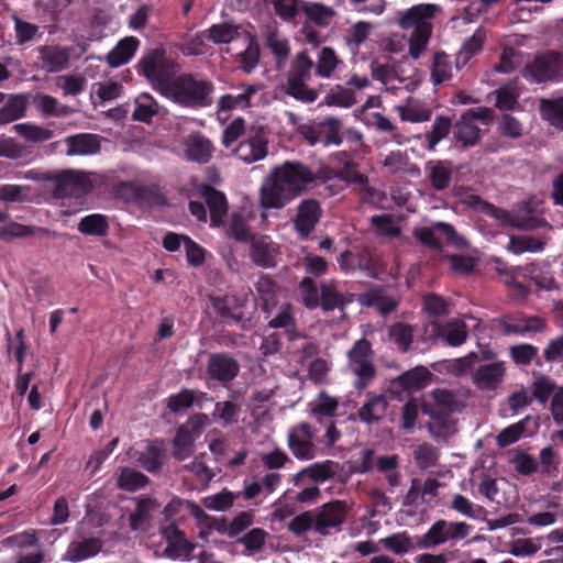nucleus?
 <instances>
[{
  "label": "nucleus",
  "instance_id": "obj_1",
  "mask_svg": "<svg viewBox=\"0 0 563 563\" xmlns=\"http://www.w3.org/2000/svg\"><path fill=\"white\" fill-rule=\"evenodd\" d=\"M318 175L299 161H286L272 169L260 190L264 209H282L306 191Z\"/></svg>",
  "mask_w": 563,
  "mask_h": 563
},
{
  "label": "nucleus",
  "instance_id": "obj_2",
  "mask_svg": "<svg viewBox=\"0 0 563 563\" xmlns=\"http://www.w3.org/2000/svg\"><path fill=\"white\" fill-rule=\"evenodd\" d=\"M213 91L211 81L198 75L180 74L172 78L163 97L184 108L200 109L212 104Z\"/></svg>",
  "mask_w": 563,
  "mask_h": 563
},
{
  "label": "nucleus",
  "instance_id": "obj_3",
  "mask_svg": "<svg viewBox=\"0 0 563 563\" xmlns=\"http://www.w3.org/2000/svg\"><path fill=\"white\" fill-rule=\"evenodd\" d=\"M459 407L456 396L446 389H434L422 402V412L430 417L427 429L435 440L446 439L455 432L451 417Z\"/></svg>",
  "mask_w": 563,
  "mask_h": 563
},
{
  "label": "nucleus",
  "instance_id": "obj_4",
  "mask_svg": "<svg viewBox=\"0 0 563 563\" xmlns=\"http://www.w3.org/2000/svg\"><path fill=\"white\" fill-rule=\"evenodd\" d=\"M438 9L435 4H417L406 10L399 20L401 29H413L409 37V55L413 59H418L428 46L432 34L431 20Z\"/></svg>",
  "mask_w": 563,
  "mask_h": 563
},
{
  "label": "nucleus",
  "instance_id": "obj_5",
  "mask_svg": "<svg viewBox=\"0 0 563 563\" xmlns=\"http://www.w3.org/2000/svg\"><path fill=\"white\" fill-rule=\"evenodd\" d=\"M465 203L475 209L485 210L488 216L498 220L503 225L511 227L514 229L530 231L548 224L542 217L530 211L527 207L518 210L517 212H510L489 205L475 195H470L465 199Z\"/></svg>",
  "mask_w": 563,
  "mask_h": 563
},
{
  "label": "nucleus",
  "instance_id": "obj_6",
  "mask_svg": "<svg viewBox=\"0 0 563 563\" xmlns=\"http://www.w3.org/2000/svg\"><path fill=\"white\" fill-rule=\"evenodd\" d=\"M313 67L314 63L307 52H300L295 56L287 76L286 92L289 96L305 103L317 100L318 91L306 85L311 78Z\"/></svg>",
  "mask_w": 563,
  "mask_h": 563
},
{
  "label": "nucleus",
  "instance_id": "obj_7",
  "mask_svg": "<svg viewBox=\"0 0 563 563\" xmlns=\"http://www.w3.org/2000/svg\"><path fill=\"white\" fill-rule=\"evenodd\" d=\"M347 368L355 376L354 386L358 390L365 389L375 378L374 352L366 339L356 340L347 351Z\"/></svg>",
  "mask_w": 563,
  "mask_h": 563
},
{
  "label": "nucleus",
  "instance_id": "obj_8",
  "mask_svg": "<svg viewBox=\"0 0 563 563\" xmlns=\"http://www.w3.org/2000/svg\"><path fill=\"white\" fill-rule=\"evenodd\" d=\"M142 75L147 79L152 88L161 96L174 78L173 65L165 57L163 49H154L139 62Z\"/></svg>",
  "mask_w": 563,
  "mask_h": 563
},
{
  "label": "nucleus",
  "instance_id": "obj_9",
  "mask_svg": "<svg viewBox=\"0 0 563 563\" xmlns=\"http://www.w3.org/2000/svg\"><path fill=\"white\" fill-rule=\"evenodd\" d=\"M563 60L561 54L549 51L537 55L527 63L521 76L531 84H544L558 80L562 76Z\"/></svg>",
  "mask_w": 563,
  "mask_h": 563
},
{
  "label": "nucleus",
  "instance_id": "obj_10",
  "mask_svg": "<svg viewBox=\"0 0 563 563\" xmlns=\"http://www.w3.org/2000/svg\"><path fill=\"white\" fill-rule=\"evenodd\" d=\"M316 440L317 430L309 422H299L288 430L287 444L297 460L310 461L319 455Z\"/></svg>",
  "mask_w": 563,
  "mask_h": 563
},
{
  "label": "nucleus",
  "instance_id": "obj_11",
  "mask_svg": "<svg viewBox=\"0 0 563 563\" xmlns=\"http://www.w3.org/2000/svg\"><path fill=\"white\" fill-rule=\"evenodd\" d=\"M234 155L244 164L263 161L268 154V137L261 126H252L234 148Z\"/></svg>",
  "mask_w": 563,
  "mask_h": 563
},
{
  "label": "nucleus",
  "instance_id": "obj_12",
  "mask_svg": "<svg viewBox=\"0 0 563 563\" xmlns=\"http://www.w3.org/2000/svg\"><path fill=\"white\" fill-rule=\"evenodd\" d=\"M312 514L316 522L314 532L329 536L341 530L346 517V506L344 501L335 500L322 505Z\"/></svg>",
  "mask_w": 563,
  "mask_h": 563
},
{
  "label": "nucleus",
  "instance_id": "obj_13",
  "mask_svg": "<svg viewBox=\"0 0 563 563\" xmlns=\"http://www.w3.org/2000/svg\"><path fill=\"white\" fill-rule=\"evenodd\" d=\"M322 217L320 202L313 198L301 200L296 207L292 224L296 233L302 240L309 238Z\"/></svg>",
  "mask_w": 563,
  "mask_h": 563
},
{
  "label": "nucleus",
  "instance_id": "obj_14",
  "mask_svg": "<svg viewBox=\"0 0 563 563\" xmlns=\"http://www.w3.org/2000/svg\"><path fill=\"white\" fill-rule=\"evenodd\" d=\"M263 309L266 313L265 318L268 320L269 328L285 329L290 341L301 338V334L296 330L295 312L290 303H283L274 310L266 302Z\"/></svg>",
  "mask_w": 563,
  "mask_h": 563
},
{
  "label": "nucleus",
  "instance_id": "obj_15",
  "mask_svg": "<svg viewBox=\"0 0 563 563\" xmlns=\"http://www.w3.org/2000/svg\"><path fill=\"white\" fill-rule=\"evenodd\" d=\"M239 372L238 361L227 353H213L208 358L207 374L210 379L225 384L233 380Z\"/></svg>",
  "mask_w": 563,
  "mask_h": 563
},
{
  "label": "nucleus",
  "instance_id": "obj_16",
  "mask_svg": "<svg viewBox=\"0 0 563 563\" xmlns=\"http://www.w3.org/2000/svg\"><path fill=\"white\" fill-rule=\"evenodd\" d=\"M70 48L60 45H42L36 47L37 59L47 73H59L69 67Z\"/></svg>",
  "mask_w": 563,
  "mask_h": 563
},
{
  "label": "nucleus",
  "instance_id": "obj_17",
  "mask_svg": "<svg viewBox=\"0 0 563 563\" xmlns=\"http://www.w3.org/2000/svg\"><path fill=\"white\" fill-rule=\"evenodd\" d=\"M236 90V93H227L220 97L217 103L218 112L244 110L252 107V99L258 92L260 87L254 84H242Z\"/></svg>",
  "mask_w": 563,
  "mask_h": 563
},
{
  "label": "nucleus",
  "instance_id": "obj_18",
  "mask_svg": "<svg viewBox=\"0 0 563 563\" xmlns=\"http://www.w3.org/2000/svg\"><path fill=\"white\" fill-rule=\"evenodd\" d=\"M102 547V540L97 537L76 539L68 544L62 560L66 562L85 561L99 554Z\"/></svg>",
  "mask_w": 563,
  "mask_h": 563
},
{
  "label": "nucleus",
  "instance_id": "obj_19",
  "mask_svg": "<svg viewBox=\"0 0 563 563\" xmlns=\"http://www.w3.org/2000/svg\"><path fill=\"white\" fill-rule=\"evenodd\" d=\"M339 471V464L334 461L327 460L323 462L313 463L292 476V484L300 487L305 479H310L314 483H322L333 478Z\"/></svg>",
  "mask_w": 563,
  "mask_h": 563
},
{
  "label": "nucleus",
  "instance_id": "obj_20",
  "mask_svg": "<svg viewBox=\"0 0 563 563\" xmlns=\"http://www.w3.org/2000/svg\"><path fill=\"white\" fill-rule=\"evenodd\" d=\"M426 177L437 191L448 189L452 183L453 164L448 159H431L424 164Z\"/></svg>",
  "mask_w": 563,
  "mask_h": 563
},
{
  "label": "nucleus",
  "instance_id": "obj_21",
  "mask_svg": "<svg viewBox=\"0 0 563 563\" xmlns=\"http://www.w3.org/2000/svg\"><path fill=\"white\" fill-rule=\"evenodd\" d=\"M185 157L189 162L207 164L213 153L211 141L200 133H192L184 142Z\"/></svg>",
  "mask_w": 563,
  "mask_h": 563
},
{
  "label": "nucleus",
  "instance_id": "obj_22",
  "mask_svg": "<svg viewBox=\"0 0 563 563\" xmlns=\"http://www.w3.org/2000/svg\"><path fill=\"white\" fill-rule=\"evenodd\" d=\"M505 366L501 362L481 365L473 373V383L482 390H495L503 383Z\"/></svg>",
  "mask_w": 563,
  "mask_h": 563
},
{
  "label": "nucleus",
  "instance_id": "obj_23",
  "mask_svg": "<svg viewBox=\"0 0 563 563\" xmlns=\"http://www.w3.org/2000/svg\"><path fill=\"white\" fill-rule=\"evenodd\" d=\"M401 121L420 123L431 119L432 110L428 104L415 97H408L401 103L395 107Z\"/></svg>",
  "mask_w": 563,
  "mask_h": 563
},
{
  "label": "nucleus",
  "instance_id": "obj_24",
  "mask_svg": "<svg viewBox=\"0 0 563 563\" xmlns=\"http://www.w3.org/2000/svg\"><path fill=\"white\" fill-rule=\"evenodd\" d=\"M388 401L383 395L368 394L364 404L357 410L356 417L365 424L378 423L385 417Z\"/></svg>",
  "mask_w": 563,
  "mask_h": 563
},
{
  "label": "nucleus",
  "instance_id": "obj_25",
  "mask_svg": "<svg viewBox=\"0 0 563 563\" xmlns=\"http://www.w3.org/2000/svg\"><path fill=\"white\" fill-rule=\"evenodd\" d=\"M383 167L393 175L405 174L410 177H419L420 168L410 162L408 155L400 150L391 151L382 161Z\"/></svg>",
  "mask_w": 563,
  "mask_h": 563
},
{
  "label": "nucleus",
  "instance_id": "obj_26",
  "mask_svg": "<svg viewBox=\"0 0 563 563\" xmlns=\"http://www.w3.org/2000/svg\"><path fill=\"white\" fill-rule=\"evenodd\" d=\"M339 408L338 398L329 395L325 390H320L317 397L308 402V411L319 423L332 419Z\"/></svg>",
  "mask_w": 563,
  "mask_h": 563
},
{
  "label": "nucleus",
  "instance_id": "obj_27",
  "mask_svg": "<svg viewBox=\"0 0 563 563\" xmlns=\"http://www.w3.org/2000/svg\"><path fill=\"white\" fill-rule=\"evenodd\" d=\"M437 338L449 346H461L468 338L467 325L460 319H452L438 325Z\"/></svg>",
  "mask_w": 563,
  "mask_h": 563
},
{
  "label": "nucleus",
  "instance_id": "obj_28",
  "mask_svg": "<svg viewBox=\"0 0 563 563\" xmlns=\"http://www.w3.org/2000/svg\"><path fill=\"white\" fill-rule=\"evenodd\" d=\"M140 40L135 36H126L107 54V63L110 67L117 68L128 64L135 55Z\"/></svg>",
  "mask_w": 563,
  "mask_h": 563
},
{
  "label": "nucleus",
  "instance_id": "obj_29",
  "mask_svg": "<svg viewBox=\"0 0 563 563\" xmlns=\"http://www.w3.org/2000/svg\"><path fill=\"white\" fill-rule=\"evenodd\" d=\"M277 249L268 238L254 240L250 247V258L252 262L263 268H271L276 265L275 256Z\"/></svg>",
  "mask_w": 563,
  "mask_h": 563
},
{
  "label": "nucleus",
  "instance_id": "obj_30",
  "mask_svg": "<svg viewBox=\"0 0 563 563\" xmlns=\"http://www.w3.org/2000/svg\"><path fill=\"white\" fill-rule=\"evenodd\" d=\"M158 507L155 499L140 498L134 511L129 516V526L132 531H147L151 523V512Z\"/></svg>",
  "mask_w": 563,
  "mask_h": 563
},
{
  "label": "nucleus",
  "instance_id": "obj_31",
  "mask_svg": "<svg viewBox=\"0 0 563 563\" xmlns=\"http://www.w3.org/2000/svg\"><path fill=\"white\" fill-rule=\"evenodd\" d=\"M351 299L338 289V282L328 280L320 284V303L324 311H333L334 309H344Z\"/></svg>",
  "mask_w": 563,
  "mask_h": 563
},
{
  "label": "nucleus",
  "instance_id": "obj_32",
  "mask_svg": "<svg viewBox=\"0 0 563 563\" xmlns=\"http://www.w3.org/2000/svg\"><path fill=\"white\" fill-rule=\"evenodd\" d=\"M202 195L210 211L211 224L220 227L228 211L225 196L210 186L203 189Z\"/></svg>",
  "mask_w": 563,
  "mask_h": 563
},
{
  "label": "nucleus",
  "instance_id": "obj_33",
  "mask_svg": "<svg viewBox=\"0 0 563 563\" xmlns=\"http://www.w3.org/2000/svg\"><path fill=\"white\" fill-rule=\"evenodd\" d=\"M33 106L43 117L60 118L75 112L74 108L60 104L55 97L41 92L33 97Z\"/></svg>",
  "mask_w": 563,
  "mask_h": 563
},
{
  "label": "nucleus",
  "instance_id": "obj_34",
  "mask_svg": "<svg viewBox=\"0 0 563 563\" xmlns=\"http://www.w3.org/2000/svg\"><path fill=\"white\" fill-rule=\"evenodd\" d=\"M485 40L486 32L482 27H478L472 36L463 42L462 47L456 54L457 69L465 66L472 57L482 51Z\"/></svg>",
  "mask_w": 563,
  "mask_h": 563
},
{
  "label": "nucleus",
  "instance_id": "obj_35",
  "mask_svg": "<svg viewBox=\"0 0 563 563\" xmlns=\"http://www.w3.org/2000/svg\"><path fill=\"white\" fill-rule=\"evenodd\" d=\"M26 110V98L23 95H11L0 108V125L9 124L24 118Z\"/></svg>",
  "mask_w": 563,
  "mask_h": 563
},
{
  "label": "nucleus",
  "instance_id": "obj_36",
  "mask_svg": "<svg viewBox=\"0 0 563 563\" xmlns=\"http://www.w3.org/2000/svg\"><path fill=\"white\" fill-rule=\"evenodd\" d=\"M68 145L67 155L95 154L100 148V142L93 134H77L66 139Z\"/></svg>",
  "mask_w": 563,
  "mask_h": 563
},
{
  "label": "nucleus",
  "instance_id": "obj_37",
  "mask_svg": "<svg viewBox=\"0 0 563 563\" xmlns=\"http://www.w3.org/2000/svg\"><path fill=\"white\" fill-rule=\"evenodd\" d=\"M453 134L454 137L465 147H472L476 145L481 139L479 128L475 124V122L470 121L468 118L464 117L463 114L454 124Z\"/></svg>",
  "mask_w": 563,
  "mask_h": 563
},
{
  "label": "nucleus",
  "instance_id": "obj_38",
  "mask_svg": "<svg viewBox=\"0 0 563 563\" xmlns=\"http://www.w3.org/2000/svg\"><path fill=\"white\" fill-rule=\"evenodd\" d=\"M77 229L85 235L106 236L109 232L108 218L100 213L88 214L80 219Z\"/></svg>",
  "mask_w": 563,
  "mask_h": 563
},
{
  "label": "nucleus",
  "instance_id": "obj_39",
  "mask_svg": "<svg viewBox=\"0 0 563 563\" xmlns=\"http://www.w3.org/2000/svg\"><path fill=\"white\" fill-rule=\"evenodd\" d=\"M134 104L132 118L135 121L148 123L158 113L159 106L157 101L147 92L139 95Z\"/></svg>",
  "mask_w": 563,
  "mask_h": 563
},
{
  "label": "nucleus",
  "instance_id": "obj_40",
  "mask_svg": "<svg viewBox=\"0 0 563 563\" xmlns=\"http://www.w3.org/2000/svg\"><path fill=\"white\" fill-rule=\"evenodd\" d=\"M13 130L16 134L31 143L46 142L54 136L52 130L31 122L14 124Z\"/></svg>",
  "mask_w": 563,
  "mask_h": 563
},
{
  "label": "nucleus",
  "instance_id": "obj_41",
  "mask_svg": "<svg viewBox=\"0 0 563 563\" xmlns=\"http://www.w3.org/2000/svg\"><path fill=\"white\" fill-rule=\"evenodd\" d=\"M206 32L208 38L214 44H228L235 40H242L244 34L240 32V26L229 23L213 24Z\"/></svg>",
  "mask_w": 563,
  "mask_h": 563
},
{
  "label": "nucleus",
  "instance_id": "obj_42",
  "mask_svg": "<svg viewBox=\"0 0 563 563\" xmlns=\"http://www.w3.org/2000/svg\"><path fill=\"white\" fill-rule=\"evenodd\" d=\"M545 246V241L529 235H511L507 250L514 254H522L526 252L538 253L542 252Z\"/></svg>",
  "mask_w": 563,
  "mask_h": 563
},
{
  "label": "nucleus",
  "instance_id": "obj_43",
  "mask_svg": "<svg viewBox=\"0 0 563 563\" xmlns=\"http://www.w3.org/2000/svg\"><path fill=\"white\" fill-rule=\"evenodd\" d=\"M195 437L188 427H179L173 440V455L179 461L189 457L194 452Z\"/></svg>",
  "mask_w": 563,
  "mask_h": 563
},
{
  "label": "nucleus",
  "instance_id": "obj_44",
  "mask_svg": "<svg viewBox=\"0 0 563 563\" xmlns=\"http://www.w3.org/2000/svg\"><path fill=\"white\" fill-rule=\"evenodd\" d=\"M385 550L397 555H404L415 550V543L407 531L394 533L379 540Z\"/></svg>",
  "mask_w": 563,
  "mask_h": 563
},
{
  "label": "nucleus",
  "instance_id": "obj_45",
  "mask_svg": "<svg viewBox=\"0 0 563 563\" xmlns=\"http://www.w3.org/2000/svg\"><path fill=\"white\" fill-rule=\"evenodd\" d=\"M452 128L451 119L443 115L435 117L431 130L424 135L427 150L434 151L437 145L444 140Z\"/></svg>",
  "mask_w": 563,
  "mask_h": 563
},
{
  "label": "nucleus",
  "instance_id": "obj_46",
  "mask_svg": "<svg viewBox=\"0 0 563 563\" xmlns=\"http://www.w3.org/2000/svg\"><path fill=\"white\" fill-rule=\"evenodd\" d=\"M242 41L245 44V48L239 53L241 67L245 73H251L256 67L260 59L258 45L249 33L243 34Z\"/></svg>",
  "mask_w": 563,
  "mask_h": 563
},
{
  "label": "nucleus",
  "instance_id": "obj_47",
  "mask_svg": "<svg viewBox=\"0 0 563 563\" xmlns=\"http://www.w3.org/2000/svg\"><path fill=\"white\" fill-rule=\"evenodd\" d=\"M444 519L437 520L426 533H423L417 542L419 549H433L441 544L446 543L445 541V527Z\"/></svg>",
  "mask_w": 563,
  "mask_h": 563
},
{
  "label": "nucleus",
  "instance_id": "obj_48",
  "mask_svg": "<svg viewBox=\"0 0 563 563\" xmlns=\"http://www.w3.org/2000/svg\"><path fill=\"white\" fill-rule=\"evenodd\" d=\"M118 487L126 492H135L148 484V477L133 468H122L118 479Z\"/></svg>",
  "mask_w": 563,
  "mask_h": 563
},
{
  "label": "nucleus",
  "instance_id": "obj_49",
  "mask_svg": "<svg viewBox=\"0 0 563 563\" xmlns=\"http://www.w3.org/2000/svg\"><path fill=\"white\" fill-rule=\"evenodd\" d=\"M493 95L496 97V108L507 111L515 109L517 106L520 97V90L514 82H510L496 89Z\"/></svg>",
  "mask_w": 563,
  "mask_h": 563
},
{
  "label": "nucleus",
  "instance_id": "obj_50",
  "mask_svg": "<svg viewBox=\"0 0 563 563\" xmlns=\"http://www.w3.org/2000/svg\"><path fill=\"white\" fill-rule=\"evenodd\" d=\"M239 497L240 494L223 489L220 493L206 496L202 504L209 510L223 512L229 510Z\"/></svg>",
  "mask_w": 563,
  "mask_h": 563
},
{
  "label": "nucleus",
  "instance_id": "obj_51",
  "mask_svg": "<svg viewBox=\"0 0 563 563\" xmlns=\"http://www.w3.org/2000/svg\"><path fill=\"white\" fill-rule=\"evenodd\" d=\"M164 449L155 443H150L145 450L140 453L137 462L148 472H155L163 464Z\"/></svg>",
  "mask_w": 563,
  "mask_h": 563
},
{
  "label": "nucleus",
  "instance_id": "obj_52",
  "mask_svg": "<svg viewBox=\"0 0 563 563\" xmlns=\"http://www.w3.org/2000/svg\"><path fill=\"white\" fill-rule=\"evenodd\" d=\"M300 301L307 309H316L320 303V287L310 277H303L298 285Z\"/></svg>",
  "mask_w": 563,
  "mask_h": 563
},
{
  "label": "nucleus",
  "instance_id": "obj_53",
  "mask_svg": "<svg viewBox=\"0 0 563 563\" xmlns=\"http://www.w3.org/2000/svg\"><path fill=\"white\" fill-rule=\"evenodd\" d=\"M452 64L449 55L439 52L434 54L431 78L434 85H441L452 77Z\"/></svg>",
  "mask_w": 563,
  "mask_h": 563
},
{
  "label": "nucleus",
  "instance_id": "obj_54",
  "mask_svg": "<svg viewBox=\"0 0 563 563\" xmlns=\"http://www.w3.org/2000/svg\"><path fill=\"white\" fill-rule=\"evenodd\" d=\"M412 454L416 464L422 470L435 466L440 456L439 449L427 442L418 444Z\"/></svg>",
  "mask_w": 563,
  "mask_h": 563
},
{
  "label": "nucleus",
  "instance_id": "obj_55",
  "mask_svg": "<svg viewBox=\"0 0 563 563\" xmlns=\"http://www.w3.org/2000/svg\"><path fill=\"white\" fill-rule=\"evenodd\" d=\"M540 110L544 120L563 130V99L542 100Z\"/></svg>",
  "mask_w": 563,
  "mask_h": 563
},
{
  "label": "nucleus",
  "instance_id": "obj_56",
  "mask_svg": "<svg viewBox=\"0 0 563 563\" xmlns=\"http://www.w3.org/2000/svg\"><path fill=\"white\" fill-rule=\"evenodd\" d=\"M340 63L335 52L331 47H323L319 55L316 66V74L322 78H330Z\"/></svg>",
  "mask_w": 563,
  "mask_h": 563
},
{
  "label": "nucleus",
  "instance_id": "obj_57",
  "mask_svg": "<svg viewBox=\"0 0 563 563\" xmlns=\"http://www.w3.org/2000/svg\"><path fill=\"white\" fill-rule=\"evenodd\" d=\"M450 509L470 519H477L484 511L482 506L475 505L462 494H454L450 503Z\"/></svg>",
  "mask_w": 563,
  "mask_h": 563
},
{
  "label": "nucleus",
  "instance_id": "obj_58",
  "mask_svg": "<svg viewBox=\"0 0 563 563\" xmlns=\"http://www.w3.org/2000/svg\"><path fill=\"white\" fill-rule=\"evenodd\" d=\"M266 45L276 58L278 67L287 60L290 47L288 41L280 36L277 32H271L266 38Z\"/></svg>",
  "mask_w": 563,
  "mask_h": 563
},
{
  "label": "nucleus",
  "instance_id": "obj_59",
  "mask_svg": "<svg viewBox=\"0 0 563 563\" xmlns=\"http://www.w3.org/2000/svg\"><path fill=\"white\" fill-rule=\"evenodd\" d=\"M46 230L43 228L25 225L18 222H9L8 224L0 228L1 239H14L25 238L30 235H37L45 233Z\"/></svg>",
  "mask_w": 563,
  "mask_h": 563
},
{
  "label": "nucleus",
  "instance_id": "obj_60",
  "mask_svg": "<svg viewBox=\"0 0 563 563\" xmlns=\"http://www.w3.org/2000/svg\"><path fill=\"white\" fill-rule=\"evenodd\" d=\"M389 338L401 352H407L413 341V329L404 323H396L389 329Z\"/></svg>",
  "mask_w": 563,
  "mask_h": 563
},
{
  "label": "nucleus",
  "instance_id": "obj_61",
  "mask_svg": "<svg viewBox=\"0 0 563 563\" xmlns=\"http://www.w3.org/2000/svg\"><path fill=\"white\" fill-rule=\"evenodd\" d=\"M322 121L324 146L341 145L343 142L342 122L334 117H327Z\"/></svg>",
  "mask_w": 563,
  "mask_h": 563
},
{
  "label": "nucleus",
  "instance_id": "obj_62",
  "mask_svg": "<svg viewBox=\"0 0 563 563\" xmlns=\"http://www.w3.org/2000/svg\"><path fill=\"white\" fill-rule=\"evenodd\" d=\"M298 134L311 146L324 145L322 121H308L298 126Z\"/></svg>",
  "mask_w": 563,
  "mask_h": 563
},
{
  "label": "nucleus",
  "instance_id": "obj_63",
  "mask_svg": "<svg viewBox=\"0 0 563 563\" xmlns=\"http://www.w3.org/2000/svg\"><path fill=\"white\" fill-rule=\"evenodd\" d=\"M205 456L206 454H201L189 464H186L184 468L188 470L196 477L197 482L206 487L212 481L216 474L203 462Z\"/></svg>",
  "mask_w": 563,
  "mask_h": 563
},
{
  "label": "nucleus",
  "instance_id": "obj_64",
  "mask_svg": "<svg viewBox=\"0 0 563 563\" xmlns=\"http://www.w3.org/2000/svg\"><path fill=\"white\" fill-rule=\"evenodd\" d=\"M559 388L554 380L548 376L537 378L531 385L532 395L540 404H545Z\"/></svg>",
  "mask_w": 563,
  "mask_h": 563
}]
</instances>
